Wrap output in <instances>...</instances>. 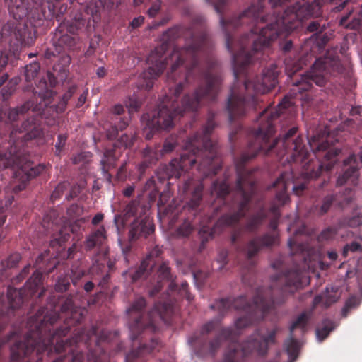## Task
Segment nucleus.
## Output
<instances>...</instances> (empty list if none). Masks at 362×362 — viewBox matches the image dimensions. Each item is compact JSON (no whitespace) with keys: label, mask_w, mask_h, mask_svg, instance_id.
Masks as SVG:
<instances>
[{"label":"nucleus","mask_w":362,"mask_h":362,"mask_svg":"<svg viewBox=\"0 0 362 362\" xmlns=\"http://www.w3.org/2000/svg\"><path fill=\"white\" fill-rule=\"evenodd\" d=\"M122 141L124 143L125 148L130 146L132 144V139L129 138L127 135H123L121 138Z\"/></svg>","instance_id":"5fc2aeb1"},{"label":"nucleus","mask_w":362,"mask_h":362,"mask_svg":"<svg viewBox=\"0 0 362 362\" xmlns=\"http://www.w3.org/2000/svg\"><path fill=\"white\" fill-rule=\"evenodd\" d=\"M147 62L149 67L142 74L144 83L141 84V86L146 89L153 86V80L158 77L165 68L163 57L160 55V50L158 49L149 54Z\"/></svg>","instance_id":"f8f14e48"},{"label":"nucleus","mask_w":362,"mask_h":362,"mask_svg":"<svg viewBox=\"0 0 362 362\" xmlns=\"http://www.w3.org/2000/svg\"><path fill=\"white\" fill-rule=\"evenodd\" d=\"M284 0H259L256 5H252L247 11L239 16H235L220 23L226 35V44L228 49L232 52L233 47L238 49V53L233 55V66L235 78H237L242 67L250 61V54L246 52L249 46H252L253 51H259L267 47L271 41L278 37H286L293 29L297 28L301 21L310 17H317L320 14L319 0H313L310 4L307 0H288L293 4L288 6L284 15L275 18V21L266 27L255 25L251 30L250 36L243 37L233 45L228 32L237 28L239 25L247 22V20L257 22L259 16L266 3L272 7L281 4Z\"/></svg>","instance_id":"f257e3e1"},{"label":"nucleus","mask_w":362,"mask_h":362,"mask_svg":"<svg viewBox=\"0 0 362 362\" xmlns=\"http://www.w3.org/2000/svg\"><path fill=\"white\" fill-rule=\"evenodd\" d=\"M44 167L37 165L31 167L30 165H25L15 173V177L21 182L16 189L21 191L25 187V183L29 179L33 178L42 172Z\"/></svg>","instance_id":"dca6fc26"},{"label":"nucleus","mask_w":362,"mask_h":362,"mask_svg":"<svg viewBox=\"0 0 362 362\" xmlns=\"http://www.w3.org/2000/svg\"><path fill=\"white\" fill-rule=\"evenodd\" d=\"M333 323L329 320H325L316 329V337L319 341L325 339L334 329Z\"/></svg>","instance_id":"393cba45"},{"label":"nucleus","mask_w":362,"mask_h":362,"mask_svg":"<svg viewBox=\"0 0 362 362\" xmlns=\"http://www.w3.org/2000/svg\"><path fill=\"white\" fill-rule=\"evenodd\" d=\"M206 88L204 90L202 88H199L196 92L195 95L194 96L192 100L189 101V95L185 96L182 102V108H175V105L174 104V103L175 101H176V99H174L172 103L173 108L174 109L173 114L180 115L182 113V112L185 110H193L196 109L198 105V103L202 96L208 95H209L217 90L218 84L221 82V80L217 76L209 75L206 78Z\"/></svg>","instance_id":"9d476101"},{"label":"nucleus","mask_w":362,"mask_h":362,"mask_svg":"<svg viewBox=\"0 0 362 362\" xmlns=\"http://www.w3.org/2000/svg\"><path fill=\"white\" fill-rule=\"evenodd\" d=\"M245 303L246 300L244 297H240L234 301L233 306L235 308L244 310L248 314V316L240 317L235 320L234 323L235 330L233 332L230 329H223L220 338L218 339V341L222 338L226 339L232 334H237L243 328L248 326L251 323V320L249 319V317H250L252 311L255 313L259 310L265 313L267 310L262 298L256 299L253 305H245Z\"/></svg>","instance_id":"1a4fd4ad"},{"label":"nucleus","mask_w":362,"mask_h":362,"mask_svg":"<svg viewBox=\"0 0 362 362\" xmlns=\"http://www.w3.org/2000/svg\"><path fill=\"white\" fill-rule=\"evenodd\" d=\"M361 249V245L357 242H353L350 245H346L344 248L343 253L346 256L349 250L351 252H356Z\"/></svg>","instance_id":"79ce46f5"},{"label":"nucleus","mask_w":362,"mask_h":362,"mask_svg":"<svg viewBox=\"0 0 362 362\" xmlns=\"http://www.w3.org/2000/svg\"><path fill=\"white\" fill-rule=\"evenodd\" d=\"M278 71L276 65H272L267 69L262 78L261 83H252L246 81L244 85L234 84L228 100V110L230 117L240 116L245 113L249 100L245 96L252 97L253 93H266L273 88L277 83Z\"/></svg>","instance_id":"20e7f679"},{"label":"nucleus","mask_w":362,"mask_h":362,"mask_svg":"<svg viewBox=\"0 0 362 362\" xmlns=\"http://www.w3.org/2000/svg\"><path fill=\"white\" fill-rule=\"evenodd\" d=\"M308 320V314L306 313H303L291 325V336L284 343V347L291 362H293L297 358L298 350L300 346V343L293 338L296 335L294 332L299 330L300 333H302L306 325Z\"/></svg>","instance_id":"ddd939ff"},{"label":"nucleus","mask_w":362,"mask_h":362,"mask_svg":"<svg viewBox=\"0 0 362 362\" xmlns=\"http://www.w3.org/2000/svg\"><path fill=\"white\" fill-rule=\"evenodd\" d=\"M358 177V170L355 167L349 168L342 175H340L337 181L338 185H342L344 183L356 185Z\"/></svg>","instance_id":"4be33fe9"},{"label":"nucleus","mask_w":362,"mask_h":362,"mask_svg":"<svg viewBox=\"0 0 362 362\" xmlns=\"http://www.w3.org/2000/svg\"><path fill=\"white\" fill-rule=\"evenodd\" d=\"M341 292L338 287L327 288L323 295L317 296L313 300V306H317L321 302L325 307L336 302L340 297Z\"/></svg>","instance_id":"a211bd4d"},{"label":"nucleus","mask_w":362,"mask_h":362,"mask_svg":"<svg viewBox=\"0 0 362 362\" xmlns=\"http://www.w3.org/2000/svg\"><path fill=\"white\" fill-rule=\"evenodd\" d=\"M202 45V42L199 39L192 37L189 41H187L186 47L182 49H174L169 57L165 59L166 64H170L171 73L168 74V78L173 79V72L180 66V62H183L184 58H189L193 60L194 55Z\"/></svg>","instance_id":"9b49d317"},{"label":"nucleus","mask_w":362,"mask_h":362,"mask_svg":"<svg viewBox=\"0 0 362 362\" xmlns=\"http://www.w3.org/2000/svg\"><path fill=\"white\" fill-rule=\"evenodd\" d=\"M86 96H87V91L83 92L79 96L78 100V103H77L78 106H81V105H83L85 103L86 100Z\"/></svg>","instance_id":"680f3d73"},{"label":"nucleus","mask_w":362,"mask_h":362,"mask_svg":"<svg viewBox=\"0 0 362 362\" xmlns=\"http://www.w3.org/2000/svg\"><path fill=\"white\" fill-rule=\"evenodd\" d=\"M23 129L28 132L29 137H35L38 135V133L34 132L33 130L35 129V125L30 122L23 123Z\"/></svg>","instance_id":"4c0bfd02"},{"label":"nucleus","mask_w":362,"mask_h":362,"mask_svg":"<svg viewBox=\"0 0 362 362\" xmlns=\"http://www.w3.org/2000/svg\"><path fill=\"white\" fill-rule=\"evenodd\" d=\"M124 111V108L120 105H117L113 107V112L116 115H120Z\"/></svg>","instance_id":"338daca9"},{"label":"nucleus","mask_w":362,"mask_h":362,"mask_svg":"<svg viewBox=\"0 0 362 362\" xmlns=\"http://www.w3.org/2000/svg\"><path fill=\"white\" fill-rule=\"evenodd\" d=\"M86 156V154L84 153H79L78 155H77L73 158V162L74 163H78L81 162L82 160H83Z\"/></svg>","instance_id":"0e129e2a"},{"label":"nucleus","mask_w":362,"mask_h":362,"mask_svg":"<svg viewBox=\"0 0 362 362\" xmlns=\"http://www.w3.org/2000/svg\"><path fill=\"white\" fill-rule=\"evenodd\" d=\"M40 65L37 62L32 63L25 66V78L27 81H31L37 74Z\"/></svg>","instance_id":"2f4dec72"},{"label":"nucleus","mask_w":362,"mask_h":362,"mask_svg":"<svg viewBox=\"0 0 362 362\" xmlns=\"http://www.w3.org/2000/svg\"><path fill=\"white\" fill-rule=\"evenodd\" d=\"M226 257H227V252H225V251L221 252L218 255V258H217V261L221 264V267H222L223 264H226Z\"/></svg>","instance_id":"864d4df0"},{"label":"nucleus","mask_w":362,"mask_h":362,"mask_svg":"<svg viewBox=\"0 0 362 362\" xmlns=\"http://www.w3.org/2000/svg\"><path fill=\"white\" fill-rule=\"evenodd\" d=\"M103 218V215L102 214H96L92 219V223L96 225L99 223Z\"/></svg>","instance_id":"69168bd1"},{"label":"nucleus","mask_w":362,"mask_h":362,"mask_svg":"<svg viewBox=\"0 0 362 362\" xmlns=\"http://www.w3.org/2000/svg\"><path fill=\"white\" fill-rule=\"evenodd\" d=\"M243 206H241V209L236 214L233 216H222L217 223V225H232L235 223L240 216H243L242 212Z\"/></svg>","instance_id":"c756f323"},{"label":"nucleus","mask_w":362,"mask_h":362,"mask_svg":"<svg viewBox=\"0 0 362 362\" xmlns=\"http://www.w3.org/2000/svg\"><path fill=\"white\" fill-rule=\"evenodd\" d=\"M28 109V105H23L13 109H8L4 112H0V120L3 119V115H7L8 122L14 121L17 119L18 115L24 113Z\"/></svg>","instance_id":"a878e982"},{"label":"nucleus","mask_w":362,"mask_h":362,"mask_svg":"<svg viewBox=\"0 0 362 362\" xmlns=\"http://www.w3.org/2000/svg\"><path fill=\"white\" fill-rule=\"evenodd\" d=\"M276 333L275 329L262 328L258 329L244 341L239 349L235 348L227 353L224 362H238V358L240 356L253 352L258 355L264 354L269 346L274 343Z\"/></svg>","instance_id":"423d86ee"},{"label":"nucleus","mask_w":362,"mask_h":362,"mask_svg":"<svg viewBox=\"0 0 362 362\" xmlns=\"http://www.w3.org/2000/svg\"><path fill=\"white\" fill-rule=\"evenodd\" d=\"M63 188L64 187L62 185H58L52 194V199H56L59 197L60 193L62 192Z\"/></svg>","instance_id":"603ef678"},{"label":"nucleus","mask_w":362,"mask_h":362,"mask_svg":"<svg viewBox=\"0 0 362 362\" xmlns=\"http://www.w3.org/2000/svg\"><path fill=\"white\" fill-rule=\"evenodd\" d=\"M144 17H139V18H134L132 21V26L133 28H136V27H139L141 24L143 23L144 22Z\"/></svg>","instance_id":"13d9d810"},{"label":"nucleus","mask_w":362,"mask_h":362,"mask_svg":"<svg viewBox=\"0 0 362 362\" xmlns=\"http://www.w3.org/2000/svg\"><path fill=\"white\" fill-rule=\"evenodd\" d=\"M193 180H190L187 182H185L182 187H180V190L182 191V192H186L189 190L190 186L192 185Z\"/></svg>","instance_id":"052dcab7"},{"label":"nucleus","mask_w":362,"mask_h":362,"mask_svg":"<svg viewBox=\"0 0 362 362\" xmlns=\"http://www.w3.org/2000/svg\"><path fill=\"white\" fill-rule=\"evenodd\" d=\"M293 153V160L300 159L302 161L305 160L308 156L309 153L303 145V139L298 136L292 143Z\"/></svg>","instance_id":"5701e85b"},{"label":"nucleus","mask_w":362,"mask_h":362,"mask_svg":"<svg viewBox=\"0 0 362 362\" xmlns=\"http://www.w3.org/2000/svg\"><path fill=\"white\" fill-rule=\"evenodd\" d=\"M320 168V166H318V168ZM302 175L305 178H315V177H317L318 175H319V169L316 172L312 171L310 173H308V172L303 173L302 174Z\"/></svg>","instance_id":"3c124183"},{"label":"nucleus","mask_w":362,"mask_h":362,"mask_svg":"<svg viewBox=\"0 0 362 362\" xmlns=\"http://www.w3.org/2000/svg\"><path fill=\"white\" fill-rule=\"evenodd\" d=\"M230 305V302L228 300H221L220 302L216 305L218 308H223V309L227 308Z\"/></svg>","instance_id":"e2e57ef3"},{"label":"nucleus","mask_w":362,"mask_h":362,"mask_svg":"<svg viewBox=\"0 0 362 362\" xmlns=\"http://www.w3.org/2000/svg\"><path fill=\"white\" fill-rule=\"evenodd\" d=\"M41 281L42 274L36 271L22 289L16 290L9 287L6 297L0 298V315L9 314L11 310L20 308L23 304L24 296L33 295L40 286ZM2 328L3 325L0 323V331Z\"/></svg>","instance_id":"6e6552de"},{"label":"nucleus","mask_w":362,"mask_h":362,"mask_svg":"<svg viewBox=\"0 0 362 362\" xmlns=\"http://www.w3.org/2000/svg\"><path fill=\"white\" fill-rule=\"evenodd\" d=\"M146 305V302L144 298H137L132 307L127 310V312H132V311H140L142 308H144Z\"/></svg>","instance_id":"e433bc0d"},{"label":"nucleus","mask_w":362,"mask_h":362,"mask_svg":"<svg viewBox=\"0 0 362 362\" xmlns=\"http://www.w3.org/2000/svg\"><path fill=\"white\" fill-rule=\"evenodd\" d=\"M69 231L74 232V229L70 226H64L59 231V237L54 238L51 240V245L54 246L57 244L61 245L68 240Z\"/></svg>","instance_id":"c85d7f7f"},{"label":"nucleus","mask_w":362,"mask_h":362,"mask_svg":"<svg viewBox=\"0 0 362 362\" xmlns=\"http://www.w3.org/2000/svg\"><path fill=\"white\" fill-rule=\"evenodd\" d=\"M333 201L332 197H327L325 199L323 204L321 206V211L322 213H325L329 209L332 202Z\"/></svg>","instance_id":"49530a36"},{"label":"nucleus","mask_w":362,"mask_h":362,"mask_svg":"<svg viewBox=\"0 0 362 362\" xmlns=\"http://www.w3.org/2000/svg\"><path fill=\"white\" fill-rule=\"evenodd\" d=\"M293 105L289 97L286 96L284 98L281 103H280L275 110L271 109L265 110L261 117L262 119L267 118L268 120L266 123L261 124L258 132L256 134V139L258 141H262V144L260 146L262 150L269 152L272 150L275 144L281 142L282 145L287 148L288 145V139L291 137L296 132V128H291L284 136L282 140L278 139H276L271 145L267 147V142L270 137H272L274 133L272 120L277 118L280 114L283 113L284 110L288 108Z\"/></svg>","instance_id":"39448f33"},{"label":"nucleus","mask_w":362,"mask_h":362,"mask_svg":"<svg viewBox=\"0 0 362 362\" xmlns=\"http://www.w3.org/2000/svg\"><path fill=\"white\" fill-rule=\"evenodd\" d=\"M160 7V2H156L148 11V15L151 17L155 16L158 12Z\"/></svg>","instance_id":"de8ad7c7"},{"label":"nucleus","mask_w":362,"mask_h":362,"mask_svg":"<svg viewBox=\"0 0 362 362\" xmlns=\"http://www.w3.org/2000/svg\"><path fill=\"white\" fill-rule=\"evenodd\" d=\"M287 286L293 285L296 288L307 283V277L303 272L299 271L289 272L286 276Z\"/></svg>","instance_id":"412c9836"},{"label":"nucleus","mask_w":362,"mask_h":362,"mask_svg":"<svg viewBox=\"0 0 362 362\" xmlns=\"http://www.w3.org/2000/svg\"><path fill=\"white\" fill-rule=\"evenodd\" d=\"M153 230L154 226L151 220L145 216L141 221L136 220L132 223L129 234L132 239H136L141 236L146 237Z\"/></svg>","instance_id":"f3484780"},{"label":"nucleus","mask_w":362,"mask_h":362,"mask_svg":"<svg viewBox=\"0 0 362 362\" xmlns=\"http://www.w3.org/2000/svg\"><path fill=\"white\" fill-rule=\"evenodd\" d=\"M42 314L35 317V320L31 319L29 322L31 330L24 341H16L11 347L10 358L11 362H19L24 358L30 355L36 350L37 354L45 351L49 345H54V349L57 352L69 349L71 353L57 358L54 362H81L83 356L81 353L75 351L71 348V341H66L62 339L64 337L68 330H59L52 334L48 339H42L48 329V323L53 324L57 320L55 313H50L41 318Z\"/></svg>","instance_id":"f03ea898"},{"label":"nucleus","mask_w":362,"mask_h":362,"mask_svg":"<svg viewBox=\"0 0 362 362\" xmlns=\"http://www.w3.org/2000/svg\"><path fill=\"white\" fill-rule=\"evenodd\" d=\"M293 175L290 172H285L281 174V177H279L276 181L273 184V187H276L279 192L276 195V200L278 204H284L288 197L286 192L288 187L293 183Z\"/></svg>","instance_id":"2eb2a0df"},{"label":"nucleus","mask_w":362,"mask_h":362,"mask_svg":"<svg viewBox=\"0 0 362 362\" xmlns=\"http://www.w3.org/2000/svg\"><path fill=\"white\" fill-rule=\"evenodd\" d=\"M276 238L274 235H266L262 240H254L251 241L247 248V254L249 257L255 255L261 248V246H270L274 244Z\"/></svg>","instance_id":"6ab92c4d"},{"label":"nucleus","mask_w":362,"mask_h":362,"mask_svg":"<svg viewBox=\"0 0 362 362\" xmlns=\"http://www.w3.org/2000/svg\"><path fill=\"white\" fill-rule=\"evenodd\" d=\"M158 272H159V275L162 278V280L168 279L169 275H170V269L167 265H165V264L162 265L160 267Z\"/></svg>","instance_id":"37998d69"},{"label":"nucleus","mask_w":362,"mask_h":362,"mask_svg":"<svg viewBox=\"0 0 362 362\" xmlns=\"http://www.w3.org/2000/svg\"><path fill=\"white\" fill-rule=\"evenodd\" d=\"M21 259L18 253L12 254L7 259L1 262V266L4 270L15 267Z\"/></svg>","instance_id":"7c9ffc66"},{"label":"nucleus","mask_w":362,"mask_h":362,"mask_svg":"<svg viewBox=\"0 0 362 362\" xmlns=\"http://www.w3.org/2000/svg\"><path fill=\"white\" fill-rule=\"evenodd\" d=\"M174 148V144L172 143H165L163 146V153H169Z\"/></svg>","instance_id":"bf43d9fd"},{"label":"nucleus","mask_w":362,"mask_h":362,"mask_svg":"<svg viewBox=\"0 0 362 362\" xmlns=\"http://www.w3.org/2000/svg\"><path fill=\"white\" fill-rule=\"evenodd\" d=\"M11 13L13 18L17 20L23 19L28 14V8L23 5H19L18 4L15 5H8Z\"/></svg>","instance_id":"cd10ccee"},{"label":"nucleus","mask_w":362,"mask_h":362,"mask_svg":"<svg viewBox=\"0 0 362 362\" xmlns=\"http://www.w3.org/2000/svg\"><path fill=\"white\" fill-rule=\"evenodd\" d=\"M182 89V84L180 83L177 85L175 88L172 90L173 93L174 94L175 97L176 98L177 95L180 93L181 90Z\"/></svg>","instance_id":"774afa93"},{"label":"nucleus","mask_w":362,"mask_h":362,"mask_svg":"<svg viewBox=\"0 0 362 362\" xmlns=\"http://www.w3.org/2000/svg\"><path fill=\"white\" fill-rule=\"evenodd\" d=\"M203 189L202 184H198L194 188L192 193V198L190 201L189 205L190 207L194 208L199 204V201L202 199V192Z\"/></svg>","instance_id":"473e14b6"},{"label":"nucleus","mask_w":362,"mask_h":362,"mask_svg":"<svg viewBox=\"0 0 362 362\" xmlns=\"http://www.w3.org/2000/svg\"><path fill=\"white\" fill-rule=\"evenodd\" d=\"M209 228L207 227H203L199 230V234L202 237L203 239H204L206 241L208 240L209 237L211 235V233L209 231Z\"/></svg>","instance_id":"8fccbe9b"},{"label":"nucleus","mask_w":362,"mask_h":362,"mask_svg":"<svg viewBox=\"0 0 362 362\" xmlns=\"http://www.w3.org/2000/svg\"><path fill=\"white\" fill-rule=\"evenodd\" d=\"M106 240V235L104 227L101 226L95 231L93 232L88 238L86 242V247L91 249L95 246L102 245Z\"/></svg>","instance_id":"aec40b11"},{"label":"nucleus","mask_w":362,"mask_h":362,"mask_svg":"<svg viewBox=\"0 0 362 362\" xmlns=\"http://www.w3.org/2000/svg\"><path fill=\"white\" fill-rule=\"evenodd\" d=\"M117 159V153L116 150H108L104 153V156L101 160L102 170L104 173L115 166V161Z\"/></svg>","instance_id":"b1692460"},{"label":"nucleus","mask_w":362,"mask_h":362,"mask_svg":"<svg viewBox=\"0 0 362 362\" xmlns=\"http://www.w3.org/2000/svg\"><path fill=\"white\" fill-rule=\"evenodd\" d=\"M320 24L317 21H312L308 26V30L310 32L317 31L319 29Z\"/></svg>","instance_id":"6e6d98bb"},{"label":"nucleus","mask_w":362,"mask_h":362,"mask_svg":"<svg viewBox=\"0 0 362 362\" xmlns=\"http://www.w3.org/2000/svg\"><path fill=\"white\" fill-rule=\"evenodd\" d=\"M66 136L65 135H59L58 136V141L56 143V148L58 151H60L65 144Z\"/></svg>","instance_id":"09e8293b"},{"label":"nucleus","mask_w":362,"mask_h":362,"mask_svg":"<svg viewBox=\"0 0 362 362\" xmlns=\"http://www.w3.org/2000/svg\"><path fill=\"white\" fill-rule=\"evenodd\" d=\"M330 69L333 71L341 70L338 59H330L327 57L325 59H317L309 74L303 76L301 81L295 83V88L292 90L293 93L294 94H296V92L301 93L303 91L309 90L311 87V81L319 86H324Z\"/></svg>","instance_id":"0eeeda50"},{"label":"nucleus","mask_w":362,"mask_h":362,"mask_svg":"<svg viewBox=\"0 0 362 362\" xmlns=\"http://www.w3.org/2000/svg\"><path fill=\"white\" fill-rule=\"evenodd\" d=\"M228 193V185L226 182H216L212 185L211 194L216 197H223Z\"/></svg>","instance_id":"bb28decb"},{"label":"nucleus","mask_w":362,"mask_h":362,"mask_svg":"<svg viewBox=\"0 0 362 362\" xmlns=\"http://www.w3.org/2000/svg\"><path fill=\"white\" fill-rule=\"evenodd\" d=\"M214 322H209L203 326L202 332L203 333H208L214 328Z\"/></svg>","instance_id":"4d7b16f0"},{"label":"nucleus","mask_w":362,"mask_h":362,"mask_svg":"<svg viewBox=\"0 0 362 362\" xmlns=\"http://www.w3.org/2000/svg\"><path fill=\"white\" fill-rule=\"evenodd\" d=\"M175 115L168 107H163L156 115L153 116L148 126L155 129H169L173 124V118Z\"/></svg>","instance_id":"4468645a"},{"label":"nucleus","mask_w":362,"mask_h":362,"mask_svg":"<svg viewBox=\"0 0 362 362\" xmlns=\"http://www.w3.org/2000/svg\"><path fill=\"white\" fill-rule=\"evenodd\" d=\"M337 235H339L340 236L343 237V228H341L339 230H337L335 228H329L326 230H324L321 233L320 238L321 239L328 240L334 238Z\"/></svg>","instance_id":"f704fd0d"},{"label":"nucleus","mask_w":362,"mask_h":362,"mask_svg":"<svg viewBox=\"0 0 362 362\" xmlns=\"http://www.w3.org/2000/svg\"><path fill=\"white\" fill-rule=\"evenodd\" d=\"M59 42L60 43L64 44L67 47H71L74 45V38L68 35H64L60 37Z\"/></svg>","instance_id":"a19ab883"},{"label":"nucleus","mask_w":362,"mask_h":362,"mask_svg":"<svg viewBox=\"0 0 362 362\" xmlns=\"http://www.w3.org/2000/svg\"><path fill=\"white\" fill-rule=\"evenodd\" d=\"M192 231V227L189 223H184L179 229L178 233L182 236L188 235Z\"/></svg>","instance_id":"c03bdc74"},{"label":"nucleus","mask_w":362,"mask_h":362,"mask_svg":"<svg viewBox=\"0 0 362 362\" xmlns=\"http://www.w3.org/2000/svg\"><path fill=\"white\" fill-rule=\"evenodd\" d=\"M146 270H147V264H146V261H144L141 263L139 269L136 272V273L133 276L132 279L134 281H135L139 278H141L144 275Z\"/></svg>","instance_id":"58836bf2"},{"label":"nucleus","mask_w":362,"mask_h":362,"mask_svg":"<svg viewBox=\"0 0 362 362\" xmlns=\"http://www.w3.org/2000/svg\"><path fill=\"white\" fill-rule=\"evenodd\" d=\"M264 216V211H261L260 212L257 213L255 216L252 217L247 223V229L252 230L257 227L261 223Z\"/></svg>","instance_id":"72a5a7b5"},{"label":"nucleus","mask_w":362,"mask_h":362,"mask_svg":"<svg viewBox=\"0 0 362 362\" xmlns=\"http://www.w3.org/2000/svg\"><path fill=\"white\" fill-rule=\"evenodd\" d=\"M347 225L350 227H358L362 225V216L357 215L350 218L347 223Z\"/></svg>","instance_id":"ea45409f"},{"label":"nucleus","mask_w":362,"mask_h":362,"mask_svg":"<svg viewBox=\"0 0 362 362\" xmlns=\"http://www.w3.org/2000/svg\"><path fill=\"white\" fill-rule=\"evenodd\" d=\"M360 303V300L356 297H351L350 298L346 303V308L343 310V313H344L346 309L351 308L357 306Z\"/></svg>","instance_id":"a18cd8bd"},{"label":"nucleus","mask_w":362,"mask_h":362,"mask_svg":"<svg viewBox=\"0 0 362 362\" xmlns=\"http://www.w3.org/2000/svg\"><path fill=\"white\" fill-rule=\"evenodd\" d=\"M125 105L129 112L136 111L140 107V103L134 98H130L125 102Z\"/></svg>","instance_id":"c9c22d12"},{"label":"nucleus","mask_w":362,"mask_h":362,"mask_svg":"<svg viewBox=\"0 0 362 362\" xmlns=\"http://www.w3.org/2000/svg\"><path fill=\"white\" fill-rule=\"evenodd\" d=\"M214 124L209 121L203 136H195L189 141L187 149L193 152L192 156L182 154L180 159H173L166 168V174L169 177H179L186 170L187 166L193 165L199 158L200 165L205 167L211 163L216 151L211 141L208 139L207 134L214 128Z\"/></svg>","instance_id":"7ed1b4c3"}]
</instances>
